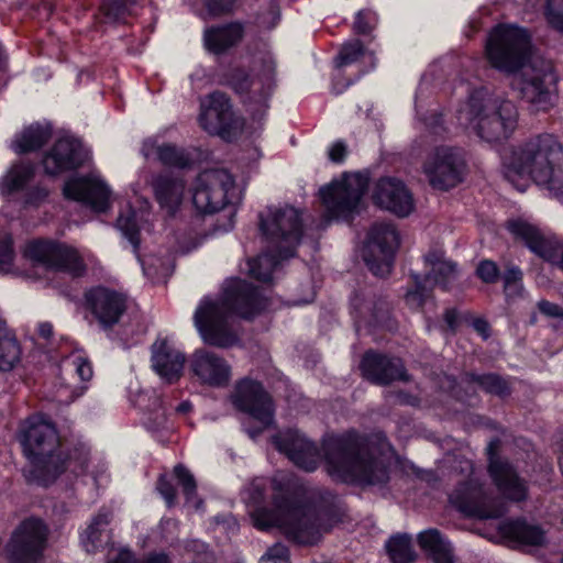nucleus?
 <instances>
[{
    "mask_svg": "<svg viewBox=\"0 0 563 563\" xmlns=\"http://www.w3.org/2000/svg\"><path fill=\"white\" fill-rule=\"evenodd\" d=\"M89 157L81 142L73 136L59 137L44 155L43 167L48 175H58L80 167Z\"/></svg>",
    "mask_w": 563,
    "mask_h": 563,
    "instance_id": "nucleus-21",
    "label": "nucleus"
},
{
    "mask_svg": "<svg viewBox=\"0 0 563 563\" xmlns=\"http://www.w3.org/2000/svg\"><path fill=\"white\" fill-rule=\"evenodd\" d=\"M184 354L167 339H158L152 346V367L166 383H174L181 376Z\"/></svg>",
    "mask_w": 563,
    "mask_h": 563,
    "instance_id": "nucleus-27",
    "label": "nucleus"
},
{
    "mask_svg": "<svg viewBox=\"0 0 563 563\" xmlns=\"http://www.w3.org/2000/svg\"><path fill=\"white\" fill-rule=\"evenodd\" d=\"M69 364L74 367V371L81 380H89L92 376V367L90 363L80 354H73L69 360Z\"/></svg>",
    "mask_w": 563,
    "mask_h": 563,
    "instance_id": "nucleus-52",
    "label": "nucleus"
},
{
    "mask_svg": "<svg viewBox=\"0 0 563 563\" xmlns=\"http://www.w3.org/2000/svg\"><path fill=\"white\" fill-rule=\"evenodd\" d=\"M364 53L365 49L361 41L353 40L351 42L345 43L342 46L340 54L336 58V64L339 67L347 66L358 60V58L363 56Z\"/></svg>",
    "mask_w": 563,
    "mask_h": 563,
    "instance_id": "nucleus-44",
    "label": "nucleus"
},
{
    "mask_svg": "<svg viewBox=\"0 0 563 563\" xmlns=\"http://www.w3.org/2000/svg\"><path fill=\"white\" fill-rule=\"evenodd\" d=\"M367 186V177L355 173L344 174L340 179L321 188L320 197L328 216L331 218L349 216L357 208Z\"/></svg>",
    "mask_w": 563,
    "mask_h": 563,
    "instance_id": "nucleus-11",
    "label": "nucleus"
},
{
    "mask_svg": "<svg viewBox=\"0 0 563 563\" xmlns=\"http://www.w3.org/2000/svg\"><path fill=\"white\" fill-rule=\"evenodd\" d=\"M346 154V146L342 142L333 143L329 148V158L334 163H341Z\"/></svg>",
    "mask_w": 563,
    "mask_h": 563,
    "instance_id": "nucleus-58",
    "label": "nucleus"
},
{
    "mask_svg": "<svg viewBox=\"0 0 563 563\" xmlns=\"http://www.w3.org/2000/svg\"><path fill=\"white\" fill-rule=\"evenodd\" d=\"M474 330L484 339L489 336V324L484 319H475L472 323Z\"/></svg>",
    "mask_w": 563,
    "mask_h": 563,
    "instance_id": "nucleus-60",
    "label": "nucleus"
},
{
    "mask_svg": "<svg viewBox=\"0 0 563 563\" xmlns=\"http://www.w3.org/2000/svg\"><path fill=\"white\" fill-rule=\"evenodd\" d=\"M444 320L450 330L454 331L457 323V313L454 309H448L444 314Z\"/></svg>",
    "mask_w": 563,
    "mask_h": 563,
    "instance_id": "nucleus-62",
    "label": "nucleus"
},
{
    "mask_svg": "<svg viewBox=\"0 0 563 563\" xmlns=\"http://www.w3.org/2000/svg\"><path fill=\"white\" fill-rule=\"evenodd\" d=\"M477 275L478 277L487 284H493L497 282L499 276V271L497 265L492 261H482L477 266Z\"/></svg>",
    "mask_w": 563,
    "mask_h": 563,
    "instance_id": "nucleus-53",
    "label": "nucleus"
},
{
    "mask_svg": "<svg viewBox=\"0 0 563 563\" xmlns=\"http://www.w3.org/2000/svg\"><path fill=\"white\" fill-rule=\"evenodd\" d=\"M23 254L34 266L65 272L74 277H79L86 272V254L64 243L31 241Z\"/></svg>",
    "mask_w": 563,
    "mask_h": 563,
    "instance_id": "nucleus-10",
    "label": "nucleus"
},
{
    "mask_svg": "<svg viewBox=\"0 0 563 563\" xmlns=\"http://www.w3.org/2000/svg\"><path fill=\"white\" fill-rule=\"evenodd\" d=\"M515 103L486 89L473 91L456 110L457 123L488 143L507 140L518 125Z\"/></svg>",
    "mask_w": 563,
    "mask_h": 563,
    "instance_id": "nucleus-7",
    "label": "nucleus"
},
{
    "mask_svg": "<svg viewBox=\"0 0 563 563\" xmlns=\"http://www.w3.org/2000/svg\"><path fill=\"white\" fill-rule=\"evenodd\" d=\"M233 189L234 180L227 170H205L197 177L192 189L194 206L203 213L219 211L229 202Z\"/></svg>",
    "mask_w": 563,
    "mask_h": 563,
    "instance_id": "nucleus-16",
    "label": "nucleus"
},
{
    "mask_svg": "<svg viewBox=\"0 0 563 563\" xmlns=\"http://www.w3.org/2000/svg\"><path fill=\"white\" fill-rule=\"evenodd\" d=\"M15 252L12 246V239L5 236L0 241V274H8L13 269Z\"/></svg>",
    "mask_w": 563,
    "mask_h": 563,
    "instance_id": "nucleus-47",
    "label": "nucleus"
},
{
    "mask_svg": "<svg viewBox=\"0 0 563 563\" xmlns=\"http://www.w3.org/2000/svg\"><path fill=\"white\" fill-rule=\"evenodd\" d=\"M280 14H279V8L273 3L269 7V10L265 14H261L258 18V24L262 27L265 29H273L279 21Z\"/></svg>",
    "mask_w": 563,
    "mask_h": 563,
    "instance_id": "nucleus-55",
    "label": "nucleus"
},
{
    "mask_svg": "<svg viewBox=\"0 0 563 563\" xmlns=\"http://www.w3.org/2000/svg\"><path fill=\"white\" fill-rule=\"evenodd\" d=\"M153 190L161 208L174 214L184 200L185 181L169 174L161 175L154 179Z\"/></svg>",
    "mask_w": 563,
    "mask_h": 563,
    "instance_id": "nucleus-29",
    "label": "nucleus"
},
{
    "mask_svg": "<svg viewBox=\"0 0 563 563\" xmlns=\"http://www.w3.org/2000/svg\"><path fill=\"white\" fill-rule=\"evenodd\" d=\"M420 548L434 563H453L451 543L437 529H429L418 534Z\"/></svg>",
    "mask_w": 563,
    "mask_h": 563,
    "instance_id": "nucleus-32",
    "label": "nucleus"
},
{
    "mask_svg": "<svg viewBox=\"0 0 563 563\" xmlns=\"http://www.w3.org/2000/svg\"><path fill=\"white\" fill-rule=\"evenodd\" d=\"M264 307V298L257 288L239 278L229 279L220 297L201 299L194 314L195 327L205 343L230 347L239 341L231 318H251Z\"/></svg>",
    "mask_w": 563,
    "mask_h": 563,
    "instance_id": "nucleus-2",
    "label": "nucleus"
},
{
    "mask_svg": "<svg viewBox=\"0 0 563 563\" xmlns=\"http://www.w3.org/2000/svg\"><path fill=\"white\" fill-rule=\"evenodd\" d=\"M508 230L531 252L563 272V238L543 232L522 220L510 221Z\"/></svg>",
    "mask_w": 563,
    "mask_h": 563,
    "instance_id": "nucleus-19",
    "label": "nucleus"
},
{
    "mask_svg": "<svg viewBox=\"0 0 563 563\" xmlns=\"http://www.w3.org/2000/svg\"><path fill=\"white\" fill-rule=\"evenodd\" d=\"M203 2L211 14L219 15L231 11L235 0H203Z\"/></svg>",
    "mask_w": 563,
    "mask_h": 563,
    "instance_id": "nucleus-54",
    "label": "nucleus"
},
{
    "mask_svg": "<svg viewBox=\"0 0 563 563\" xmlns=\"http://www.w3.org/2000/svg\"><path fill=\"white\" fill-rule=\"evenodd\" d=\"M562 157L563 147L556 137L540 134L504 154L505 175L509 180L515 176L531 178L563 200Z\"/></svg>",
    "mask_w": 563,
    "mask_h": 563,
    "instance_id": "nucleus-6",
    "label": "nucleus"
},
{
    "mask_svg": "<svg viewBox=\"0 0 563 563\" xmlns=\"http://www.w3.org/2000/svg\"><path fill=\"white\" fill-rule=\"evenodd\" d=\"M486 58L492 67L507 73H520L511 85L522 100L534 110H547L552 104V86L555 78L550 63L533 57L527 30L501 24L488 35Z\"/></svg>",
    "mask_w": 563,
    "mask_h": 563,
    "instance_id": "nucleus-1",
    "label": "nucleus"
},
{
    "mask_svg": "<svg viewBox=\"0 0 563 563\" xmlns=\"http://www.w3.org/2000/svg\"><path fill=\"white\" fill-rule=\"evenodd\" d=\"M398 245L399 235L391 223L373 224L367 235L363 257L374 275L385 277L390 273Z\"/></svg>",
    "mask_w": 563,
    "mask_h": 563,
    "instance_id": "nucleus-15",
    "label": "nucleus"
},
{
    "mask_svg": "<svg viewBox=\"0 0 563 563\" xmlns=\"http://www.w3.org/2000/svg\"><path fill=\"white\" fill-rule=\"evenodd\" d=\"M141 563H170V562L166 555L157 554V555L150 556L147 560H145Z\"/></svg>",
    "mask_w": 563,
    "mask_h": 563,
    "instance_id": "nucleus-64",
    "label": "nucleus"
},
{
    "mask_svg": "<svg viewBox=\"0 0 563 563\" xmlns=\"http://www.w3.org/2000/svg\"><path fill=\"white\" fill-rule=\"evenodd\" d=\"M498 444V440H492L487 446L490 477L505 497L517 501L522 500L527 494L526 483L510 463L496 457Z\"/></svg>",
    "mask_w": 563,
    "mask_h": 563,
    "instance_id": "nucleus-23",
    "label": "nucleus"
},
{
    "mask_svg": "<svg viewBox=\"0 0 563 563\" xmlns=\"http://www.w3.org/2000/svg\"><path fill=\"white\" fill-rule=\"evenodd\" d=\"M466 382L468 384H476L486 393L504 397L509 394V385L506 380L494 374L475 375L467 374Z\"/></svg>",
    "mask_w": 563,
    "mask_h": 563,
    "instance_id": "nucleus-41",
    "label": "nucleus"
},
{
    "mask_svg": "<svg viewBox=\"0 0 563 563\" xmlns=\"http://www.w3.org/2000/svg\"><path fill=\"white\" fill-rule=\"evenodd\" d=\"M34 168L30 164H16L8 172L1 181L2 195H10L23 188L32 178Z\"/></svg>",
    "mask_w": 563,
    "mask_h": 563,
    "instance_id": "nucleus-38",
    "label": "nucleus"
},
{
    "mask_svg": "<svg viewBox=\"0 0 563 563\" xmlns=\"http://www.w3.org/2000/svg\"><path fill=\"white\" fill-rule=\"evenodd\" d=\"M422 169L434 189L449 190L463 180L465 161L459 148L441 145L428 154Z\"/></svg>",
    "mask_w": 563,
    "mask_h": 563,
    "instance_id": "nucleus-12",
    "label": "nucleus"
},
{
    "mask_svg": "<svg viewBox=\"0 0 563 563\" xmlns=\"http://www.w3.org/2000/svg\"><path fill=\"white\" fill-rule=\"evenodd\" d=\"M175 475L183 486L184 494L186 495L187 501H190L196 494V482L194 476L183 465L175 466Z\"/></svg>",
    "mask_w": 563,
    "mask_h": 563,
    "instance_id": "nucleus-49",
    "label": "nucleus"
},
{
    "mask_svg": "<svg viewBox=\"0 0 563 563\" xmlns=\"http://www.w3.org/2000/svg\"><path fill=\"white\" fill-rule=\"evenodd\" d=\"M52 136V128L48 123L35 122L25 126L15 135L12 148L22 154L41 148Z\"/></svg>",
    "mask_w": 563,
    "mask_h": 563,
    "instance_id": "nucleus-33",
    "label": "nucleus"
},
{
    "mask_svg": "<svg viewBox=\"0 0 563 563\" xmlns=\"http://www.w3.org/2000/svg\"><path fill=\"white\" fill-rule=\"evenodd\" d=\"M132 3L133 0H104L101 10L108 20L118 21L129 11Z\"/></svg>",
    "mask_w": 563,
    "mask_h": 563,
    "instance_id": "nucleus-46",
    "label": "nucleus"
},
{
    "mask_svg": "<svg viewBox=\"0 0 563 563\" xmlns=\"http://www.w3.org/2000/svg\"><path fill=\"white\" fill-rule=\"evenodd\" d=\"M285 258L278 252L273 251L267 244V251L247 262L249 274L262 282H269L277 265Z\"/></svg>",
    "mask_w": 563,
    "mask_h": 563,
    "instance_id": "nucleus-36",
    "label": "nucleus"
},
{
    "mask_svg": "<svg viewBox=\"0 0 563 563\" xmlns=\"http://www.w3.org/2000/svg\"><path fill=\"white\" fill-rule=\"evenodd\" d=\"M386 548L393 563H410L416 559V553L412 550L411 540L408 536L390 538Z\"/></svg>",
    "mask_w": 563,
    "mask_h": 563,
    "instance_id": "nucleus-40",
    "label": "nucleus"
},
{
    "mask_svg": "<svg viewBox=\"0 0 563 563\" xmlns=\"http://www.w3.org/2000/svg\"><path fill=\"white\" fill-rule=\"evenodd\" d=\"M190 369L200 383L222 387L231 379V366L220 355L207 351L197 350L190 358Z\"/></svg>",
    "mask_w": 563,
    "mask_h": 563,
    "instance_id": "nucleus-24",
    "label": "nucleus"
},
{
    "mask_svg": "<svg viewBox=\"0 0 563 563\" xmlns=\"http://www.w3.org/2000/svg\"><path fill=\"white\" fill-rule=\"evenodd\" d=\"M89 309L103 327L117 323L125 310V300L118 292L98 287L86 295Z\"/></svg>",
    "mask_w": 563,
    "mask_h": 563,
    "instance_id": "nucleus-26",
    "label": "nucleus"
},
{
    "mask_svg": "<svg viewBox=\"0 0 563 563\" xmlns=\"http://www.w3.org/2000/svg\"><path fill=\"white\" fill-rule=\"evenodd\" d=\"M260 228L267 244L283 258L295 255L302 235V219L298 209L291 206L268 207L260 214Z\"/></svg>",
    "mask_w": 563,
    "mask_h": 563,
    "instance_id": "nucleus-9",
    "label": "nucleus"
},
{
    "mask_svg": "<svg viewBox=\"0 0 563 563\" xmlns=\"http://www.w3.org/2000/svg\"><path fill=\"white\" fill-rule=\"evenodd\" d=\"M504 289L507 297L520 296L523 290L522 272L516 267L510 266L504 274Z\"/></svg>",
    "mask_w": 563,
    "mask_h": 563,
    "instance_id": "nucleus-45",
    "label": "nucleus"
},
{
    "mask_svg": "<svg viewBox=\"0 0 563 563\" xmlns=\"http://www.w3.org/2000/svg\"><path fill=\"white\" fill-rule=\"evenodd\" d=\"M64 197L88 206L96 212H103L110 207L111 189L96 174L69 178L63 188Z\"/></svg>",
    "mask_w": 563,
    "mask_h": 563,
    "instance_id": "nucleus-20",
    "label": "nucleus"
},
{
    "mask_svg": "<svg viewBox=\"0 0 563 563\" xmlns=\"http://www.w3.org/2000/svg\"><path fill=\"white\" fill-rule=\"evenodd\" d=\"M143 221H145L144 213L137 214L131 206H126V208L120 212L117 220V228L132 244L134 251H136L140 243L139 232Z\"/></svg>",
    "mask_w": 563,
    "mask_h": 563,
    "instance_id": "nucleus-37",
    "label": "nucleus"
},
{
    "mask_svg": "<svg viewBox=\"0 0 563 563\" xmlns=\"http://www.w3.org/2000/svg\"><path fill=\"white\" fill-rule=\"evenodd\" d=\"M111 519V512L108 510L100 511L87 527L81 536L82 543L88 552L95 551L102 532L106 530Z\"/></svg>",
    "mask_w": 563,
    "mask_h": 563,
    "instance_id": "nucleus-39",
    "label": "nucleus"
},
{
    "mask_svg": "<svg viewBox=\"0 0 563 563\" xmlns=\"http://www.w3.org/2000/svg\"><path fill=\"white\" fill-rule=\"evenodd\" d=\"M142 154L146 159H154L166 166L184 168L191 162L189 154L172 143H159L155 139H147L142 146Z\"/></svg>",
    "mask_w": 563,
    "mask_h": 563,
    "instance_id": "nucleus-31",
    "label": "nucleus"
},
{
    "mask_svg": "<svg viewBox=\"0 0 563 563\" xmlns=\"http://www.w3.org/2000/svg\"><path fill=\"white\" fill-rule=\"evenodd\" d=\"M20 345L0 317V371H10L20 361Z\"/></svg>",
    "mask_w": 563,
    "mask_h": 563,
    "instance_id": "nucleus-35",
    "label": "nucleus"
},
{
    "mask_svg": "<svg viewBox=\"0 0 563 563\" xmlns=\"http://www.w3.org/2000/svg\"><path fill=\"white\" fill-rule=\"evenodd\" d=\"M375 202L398 217H407L413 210V199L402 181L385 177L377 181Z\"/></svg>",
    "mask_w": 563,
    "mask_h": 563,
    "instance_id": "nucleus-25",
    "label": "nucleus"
},
{
    "mask_svg": "<svg viewBox=\"0 0 563 563\" xmlns=\"http://www.w3.org/2000/svg\"><path fill=\"white\" fill-rule=\"evenodd\" d=\"M48 195V191L45 188H36L34 189L27 199L29 203H38L44 200Z\"/></svg>",
    "mask_w": 563,
    "mask_h": 563,
    "instance_id": "nucleus-61",
    "label": "nucleus"
},
{
    "mask_svg": "<svg viewBox=\"0 0 563 563\" xmlns=\"http://www.w3.org/2000/svg\"><path fill=\"white\" fill-rule=\"evenodd\" d=\"M499 533L508 541L525 545H541L545 540L544 532L539 527L519 520L501 522Z\"/></svg>",
    "mask_w": 563,
    "mask_h": 563,
    "instance_id": "nucleus-34",
    "label": "nucleus"
},
{
    "mask_svg": "<svg viewBox=\"0 0 563 563\" xmlns=\"http://www.w3.org/2000/svg\"><path fill=\"white\" fill-rule=\"evenodd\" d=\"M230 85L239 93H243L251 89V91L255 95L261 90L260 82L256 80H250L247 75L242 70H235L233 73Z\"/></svg>",
    "mask_w": 563,
    "mask_h": 563,
    "instance_id": "nucleus-48",
    "label": "nucleus"
},
{
    "mask_svg": "<svg viewBox=\"0 0 563 563\" xmlns=\"http://www.w3.org/2000/svg\"><path fill=\"white\" fill-rule=\"evenodd\" d=\"M48 529L41 519L29 518L12 532L5 547L11 563H37L47 543Z\"/></svg>",
    "mask_w": 563,
    "mask_h": 563,
    "instance_id": "nucleus-13",
    "label": "nucleus"
},
{
    "mask_svg": "<svg viewBox=\"0 0 563 563\" xmlns=\"http://www.w3.org/2000/svg\"><path fill=\"white\" fill-rule=\"evenodd\" d=\"M361 368L363 375L375 384L384 385L396 379L407 380L404 364L399 358H388L376 353H366Z\"/></svg>",
    "mask_w": 563,
    "mask_h": 563,
    "instance_id": "nucleus-28",
    "label": "nucleus"
},
{
    "mask_svg": "<svg viewBox=\"0 0 563 563\" xmlns=\"http://www.w3.org/2000/svg\"><path fill=\"white\" fill-rule=\"evenodd\" d=\"M200 126L209 134L231 141L241 131L242 120L235 115L229 98L219 91L206 96L200 101Z\"/></svg>",
    "mask_w": 563,
    "mask_h": 563,
    "instance_id": "nucleus-14",
    "label": "nucleus"
},
{
    "mask_svg": "<svg viewBox=\"0 0 563 563\" xmlns=\"http://www.w3.org/2000/svg\"><path fill=\"white\" fill-rule=\"evenodd\" d=\"M244 35V29L240 23L211 26L203 32V44L208 52L222 54L239 44Z\"/></svg>",
    "mask_w": 563,
    "mask_h": 563,
    "instance_id": "nucleus-30",
    "label": "nucleus"
},
{
    "mask_svg": "<svg viewBox=\"0 0 563 563\" xmlns=\"http://www.w3.org/2000/svg\"><path fill=\"white\" fill-rule=\"evenodd\" d=\"M538 308L543 314L548 317L563 319V309L554 302L548 300H540L538 302Z\"/></svg>",
    "mask_w": 563,
    "mask_h": 563,
    "instance_id": "nucleus-56",
    "label": "nucleus"
},
{
    "mask_svg": "<svg viewBox=\"0 0 563 563\" xmlns=\"http://www.w3.org/2000/svg\"><path fill=\"white\" fill-rule=\"evenodd\" d=\"M19 439L23 452L30 462V479L41 485H48L66 468L84 470L88 461V450L82 448L79 453L63 460L57 453L59 440L53 423L42 416L27 419L20 428Z\"/></svg>",
    "mask_w": 563,
    "mask_h": 563,
    "instance_id": "nucleus-5",
    "label": "nucleus"
},
{
    "mask_svg": "<svg viewBox=\"0 0 563 563\" xmlns=\"http://www.w3.org/2000/svg\"><path fill=\"white\" fill-rule=\"evenodd\" d=\"M38 334L44 339H49L53 334V325L48 322L40 323Z\"/></svg>",
    "mask_w": 563,
    "mask_h": 563,
    "instance_id": "nucleus-63",
    "label": "nucleus"
},
{
    "mask_svg": "<svg viewBox=\"0 0 563 563\" xmlns=\"http://www.w3.org/2000/svg\"><path fill=\"white\" fill-rule=\"evenodd\" d=\"M389 444L375 435L363 439L354 433L330 437L323 443L329 475L340 482L361 485H382L388 478L386 454Z\"/></svg>",
    "mask_w": 563,
    "mask_h": 563,
    "instance_id": "nucleus-3",
    "label": "nucleus"
},
{
    "mask_svg": "<svg viewBox=\"0 0 563 563\" xmlns=\"http://www.w3.org/2000/svg\"><path fill=\"white\" fill-rule=\"evenodd\" d=\"M266 479L256 478L244 492V500L250 508L254 527L267 530L277 527L287 539L298 544H313L322 536V527L314 509L283 498H275L273 510L262 507L266 490Z\"/></svg>",
    "mask_w": 563,
    "mask_h": 563,
    "instance_id": "nucleus-4",
    "label": "nucleus"
},
{
    "mask_svg": "<svg viewBox=\"0 0 563 563\" xmlns=\"http://www.w3.org/2000/svg\"><path fill=\"white\" fill-rule=\"evenodd\" d=\"M276 449L284 453L295 465L307 471H314L320 462L316 445L297 430H286L273 437Z\"/></svg>",
    "mask_w": 563,
    "mask_h": 563,
    "instance_id": "nucleus-22",
    "label": "nucleus"
},
{
    "mask_svg": "<svg viewBox=\"0 0 563 563\" xmlns=\"http://www.w3.org/2000/svg\"><path fill=\"white\" fill-rule=\"evenodd\" d=\"M157 489L161 495L166 500L167 505L170 506L175 499V489L173 485L166 479V477L162 476L157 483Z\"/></svg>",
    "mask_w": 563,
    "mask_h": 563,
    "instance_id": "nucleus-57",
    "label": "nucleus"
},
{
    "mask_svg": "<svg viewBox=\"0 0 563 563\" xmlns=\"http://www.w3.org/2000/svg\"><path fill=\"white\" fill-rule=\"evenodd\" d=\"M455 471L467 476V481L462 482L450 494V503L466 516L479 519H495L503 516L506 511L505 503L490 497L483 484L474 472L471 460L461 459Z\"/></svg>",
    "mask_w": 563,
    "mask_h": 563,
    "instance_id": "nucleus-8",
    "label": "nucleus"
},
{
    "mask_svg": "<svg viewBox=\"0 0 563 563\" xmlns=\"http://www.w3.org/2000/svg\"><path fill=\"white\" fill-rule=\"evenodd\" d=\"M377 22L375 13L369 11H358L354 21V30L358 34H367Z\"/></svg>",
    "mask_w": 563,
    "mask_h": 563,
    "instance_id": "nucleus-50",
    "label": "nucleus"
},
{
    "mask_svg": "<svg viewBox=\"0 0 563 563\" xmlns=\"http://www.w3.org/2000/svg\"><path fill=\"white\" fill-rule=\"evenodd\" d=\"M144 274L153 282H165L173 272V261L169 256H148L142 262Z\"/></svg>",
    "mask_w": 563,
    "mask_h": 563,
    "instance_id": "nucleus-42",
    "label": "nucleus"
},
{
    "mask_svg": "<svg viewBox=\"0 0 563 563\" xmlns=\"http://www.w3.org/2000/svg\"><path fill=\"white\" fill-rule=\"evenodd\" d=\"M109 563H141L135 560L132 552L128 549H122L119 551L117 556L109 561Z\"/></svg>",
    "mask_w": 563,
    "mask_h": 563,
    "instance_id": "nucleus-59",
    "label": "nucleus"
},
{
    "mask_svg": "<svg viewBox=\"0 0 563 563\" xmlns=\"http://www.w3.org/2000/svg\"><path fill=\"white\" fill-rule=\"evenodd\" d=\"M543 14L548 25L563 34V0H547Z\"/></svg>",
    "mask_w": 563,
    "mask_h": 563,
    "instance_id": "nucleus-43",
    "label": "nucleus"
},
{
    "mask_svg": "<svg viewBox=\"0 0 563 563\" xmlns=\"http://www.w3.org/2000/svg\"><path fill=\"white\" fill-rule=\"evenodd\" d=\"M288 549L282 543H276L266 551V553L261 558L260 562L288 563Z\"/></svg>",
    "mask_w": 563,
    "mask_h": 563,
    "instance_id": "nucleus-51",
    "label": "nucleus"
},
{
    "mask_svg": "<svg viewBox=\"0 0 563 563\" xmlns=\"http://www.w3.org/2000/svg\"><path fill=\"white\" fill-rule=\"evenodd\" d=\"M233 405L241 411L249 413L261 423L257 430H247L251 438H256L264 428L273 422L274 407L271 397L263 386L251 379L241 380L232 395Z\"/></svg>",
    "mask_w": 563,
    "mask_h": 563,
    "instance_id": "nucleus-18",
    "label": "nucleus"
},
{
    "mask_svg": "<svg viewBox=\"0 0 563 563\" xmlns=\"http://www.w3.org/2000/svg\"><path fill=\"white\" fill-rule=\"evenodd\" d=\"M424 284L417 282L416 288L406 294V302L412 309L420 308L430 297L428 285L446 288L457 277L456 264L446 258L442 250H431L424 255Z\"/></svg>",
    "mask_w": 563,
    "mask_h": 563,
    "instance_id": "nucleus-17",
    "label": "nucleus"
}]
</instances>
